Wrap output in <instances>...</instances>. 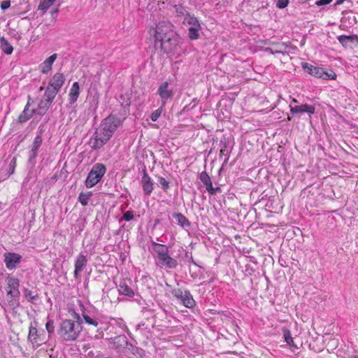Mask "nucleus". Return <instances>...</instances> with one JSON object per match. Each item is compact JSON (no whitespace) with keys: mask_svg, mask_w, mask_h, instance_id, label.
Wrapping results in <instances>:
<instances>
[{"mask_svg":"<svg viewBox=\"0 0 358 358\" xmlns=\"http://www.w3.org/2000/svg\"><path fill=\"white\" fill-rule=\"evenodd\" d=\"M69 313L73 317V320L66 319L62 321L59 327L57 329V334L59 338L64 342L76 341L83 331V320L80 313L70 308Z\"/></svg>","mask_w":358,"mask_h":358,"instance_id":"f257e3e1","label":"nucleus"},{"mask_svg":"<svg viewBox=\"0 0 358 358\" xmlns=\"http://www.w3.org/2000/svg\"><path fill=\"white\" fill-rule=\"evenodd\" d=\"M120 99L122 100L121 102L122 111L119 115L110 114L101 121L99 126V128L107 134L110 138L129 114L130 98L127 95L122 94L120 95Z\"/></svg>","mask_w":358,"mask_h":358,"instance_id":"f03ea898","label":"nucleus"},{"mask_svg":"<svg viewBox=\"0 0 358 358\" xmlns=\"http://www.w3.org/2000/svg\"><path fill=\"white\" fill-rule=\"evenodd\" d=\"M78 303L80 308V316L83 324H85L90 327V330H94L96 333H103V322L99 317H96L90 310H87L80 300H78Z\"/></svg>","mask_w":358,"mask_h":358,"instance_id":"7ed1b4c3","label":"nucleus"},{"mask_svg":"<svg viewBox=\"0 0 358 358\" xmlns=\"http://www.w3.org/2000/svg\"><path fill=\"white\" fill-rule=\"evenodd\" d=\"M106 172V167L101 163L95 164L85 181L87 188H91L96 185L103 178Z\"/></svg>","mask_w":358,"mask_h":358,"instance_id":"20e7f679","label":"nucleus"},{"mask_svg":"<svg viewBox=\"0 0 358 358\" xmlns=\"http://www.w3.org/2000/svg\"><path fill=\"white\" fill-rule=\"evenodd\" d=\"M302 67L306 72L318 78L324 80H335L336 78V73L331 69L325 71L322 68L313 66L306 62L302 63Z\"/></svg>","mask_w":358,"mask_h":358,"instance_id":"39448f33","label":"nucleus"},{"mask_svg":"<svg viewBox=\"0 0 358 358\" xmlns=\"http://www.w3.org/2000/svg\"><path fill=\"white\" fill-rule=\"evenodd\" d=\"M179 36L175 32L173 36H165V38L156 41L155 45H157L159 43L163 51L166 54H169L176 51L179 43Z\"/></svg>","mask_w":358,"mask_h":358,"instance_id":"423d86ee","label":"nucleus"},{"mask_svg":"<svg viewBox=\"0 0 358 358\" xmlns=\"http://www.w3.org/2000/svg\"><path fill=\"white\" fill-rule=\"evenodd\" d=\"M151 31L153 32L155 36V42L165 36H173L176 31L173 30V26L170 22L162 21L159 22L155 29Z\"/></svg>","mask_w":358,"mask_h":358,"instance_id":"0eeeda50","label":"nucleus"},{"mask_svg":"<svg viewBox=\"0 0 358 358\" xmlns=\"http://www.w3.org/2000/svg\"><path fill=\"white\" fill-rule=\"evenodd\" d=\"M110 139V138L107 134L97 127L90 141L91 148L94 150H99L106 145Z\"/></svg>","mask_w":358,"mask_h":358,"instance_id":"6e6552de","label":"nucleus"},{"mask_svg":"<svg viewBox=\"0 0 358 358\" xmlns=\"http://www.w3.org/2000/svg\"><path fill=\"white\" fill-rule=\"evenodd\" d=\"M28 341L31 342L34 348H38L45 342V331H38L36 327L30 324L29 327Z\"/></svg>","mask_w":358,"mask_h":358,"instance_id":"1a4fd4ad","label":"nucleus"},{"mask_svg":"<svg viewBox=\"0 0 358 358\" xmlns=\"http://www.w3.org/2000/svg\"><path fill=\"white\" fill-rule=\"evenodd\" d=\"M109 343L112 345L113 349L119 352H123L129 346V341L125 335H119L109 338Z\"/></svg>","mask_w":358,"mask_h":358,"instance_id":"9d476101","label":"nucleus"},{"mask_svg":"<svg viewBox=\"0 0 358 358\" xmlns=\"http://www.w3.org/2000/svg\"><path fill=\"white\" fill-rule=\"evenodd\" d=\"M142 173L141 185L142 186L144 195L149 196L153 191L154 184L150 176L148 175L145 167L142 170Z\"/></svg>","mask_w":358,"mask_h":358,"instance_id":"9b49d317","label":"nucleus"},{"mask_svg":"<svg viewBox=\"0 0 358 358\" xmlns=\"http://www.w3.org/2000/svg\"><path fill=\"white\" fill-rule=\"evenodd\" d=\"M8 289L7 290V295L11 298L18 297L20 295L19 287L20 281L17 278L14 277H8L6 278Z\"/></svg>","mask_w":358,"mask_h":358,"instance_id":"f8f14e48","label":"nucleus"},{"mask_svg":"<svg viewBox=\"0 0 358 358\" xmlns=\"http://www.w3.org/2000/svg\"><path fill=\"white\" fill-rule=\"evenodd\" d=\"M22 259V256L17 253L6 252L4 254V262L8 269L13 270L17 267Z\"/></svg>","mask_w":358,"mask_h":358,"instance_id":"ddd939ff","label":"nucleus"},{"mask_svg":"<svg viewBox=\"0 0 358 358\" xmlns=\"http://www.w3.org/2000/svg\"><path fill=\"white\" fill-rule=\"evenodd\" d=\"M169 83L166 81L162 83L157 90V93L162 99V106L166 104L168 99H171L173 96V90H169Z\"/></svg>","mask_w":358,"mask_h":358,"instance_id":"4468645a","label":"nucleus"},{"mask_svg":"<svg viewBox=\"0 0 358 358\" xmlns=\"http://www.w3.org/2000/svg\"><path fill=\"white\" fill-rule=\"evenodd\" d=\"M87 259L86 255L83 253H80L75 261V269H74V278H78L80 276V272L83 271L85 267L87 264Z\"/></svg>","mask_w":358,"mask_h":358,"instance_id":"2eb2a0df","label":"nucleus"},{"mask_svg":"<svg viewBox=\"0 0 358 358\" xmlns=\"http://www.w3.org/2000/svg\"><path fill=\"white\" fill-rule=\"evenodd\" d=\"M31 102H33V101L31 100V96H28L27 104L25 105L22 112L18 116L17 121L19 123H24L27 122L35 114V111L33 109L29 110Z\"/></svg>","mask_w":358,"mask_h":358,"instance_id":"dca6fc26","label":"nucleus"},{"mask_svg":"<svg viewBox=\"0 0 358 358\" xmlns=\"http://www.w3.org/2000/svg\"><path fill=\"white\" fill-rule=\"evenodd\" d=\"M66 80L65 76L62 73H56L50 80L48 87L59 92Z\"/></svg>","mask_w":358,"mask_h":358,"instance_id":"f3484780","label":"nucleus"},{"mask_svg":"<svg viewBox=\"0 0 358 358\" xmlns=\"http://www.w3.org/2000/svg\"><path fill=\"white\" fill-rule=\"evenodd\" d=\"M157 264L160 267L169 269H175L178 264L177 260L171 257L169 254L159 258Z\"/></svg>","mask_w":358,"mask_h":358,"instance_id":"a211bd4d","label":"nucleus"},{"mask_svg":"<svg viewBox=\"0 0 358 358\" xmlns=\"http://www.w3.org/2000/svg\"><path fill=\"white\" fill-rule=\"evenodd\" d=\"M129 284H131L130 280H121L118 286L119 294L128 297H134L135 295L134 291Z\"/></svg>","mask_w":358,"mask_h":358,"instance_id":"6ab92c4d","label":"nucleus"},{"mask_svg":"<svg viewBox=\"0 0 358 358\" xmlns=\"http://www.w3.org/2000/svg\"><path fill=\"white\" fill-rule=\"evenodd\" d=\"M315 108L313 106L308 104H301L299 106H290V113L292 115H296L298 113H308L310 115L315 113Z\"/></svg>","mask_w":358,"mask_h":358,"instance_id":"aec40b11","label":"nucleus"},{"mask_svg":"<svg viewBox=\"0 0 358 358\" xmlns=\"http://www.w3.org/2000/svg\"><path fill=\"white\" fill-rule=\"evenodd\" d=\"M338 41L342 44V45L345 48H352L353 45L358 42V36L357 35H341L337 37Z\"/></svg>","mask_w":358,"mask_h":358,"instance_id":"412c9836","label":"nucleus"},{"mask_svg":"<svg viewBox=\"0 0 358 358\" xmlns=\"http://www.w3.org/2000/svg\"><path fill=\"white\" fill-rule=\"evenodd\" d=\"M152 250L157 254V259L166 255L169 254L167 245L161 244L152 241L151 242Z\"/></svg>","mask_w":358,"mask_h":358,"instance_id":"4be33fe9","label":"nucleus"},{"mask_svg":"<svg viewBox=\"0 0 358 358\" xmlns=\"http://www.w3.org/2000/svg\"><path fill=\"white\" fill-rule=\"evenodd\" d=\"M80 90L78 82H74L69 93V101L70 105L74 104L80 95Z\"/></svg>","mask_w":358,"mask_h":358,"instance_id":"5701e85b","label":"nucleus"},{"mask_svg":"<svg viewBox=\"0 0 358 358\" xmlns=\"http://www.w3.org/2000/svg\"><path fill=\"white\" fill-rule=\"evenodd\" d=\"M179 301L182 303L184 306L188 308H193L196 306V302L193 298V296L189 290H185L182 294V299Z\"/></svg>","mask_w":358,"mask_h":358,"instance_id":"b1692460","label":"nucleus"},{"mask_svg":"<svg viewBox=\"0 0 358 358\" xmlns=\"http://www.w3.org/2000/svg\"><path fill=\"white\" fill-rule=\"evenodd\" d=\"M57 57L56 53L47 58L40 66L41 71L46 74L52 69V65Z\"/></svg>","mask_w":358,"mask_h":358,"instance_id":"393cba45","label":"nucleus"},{"mask_svg":"<svg viewBox=\"0 0 358 358\" xmlns=\"http://www.w3.org/2000/svg\"><path fill=\"white\" fill-rule=\"evenodd\" d=\"M173 217L176 220L177 224L182 228H189L191 226V222L189 220L180 213H175L173 214Z\"/></svg>","mask_w":358,"mask_h":358,"instance_id":"a878e982","label":"nucleus"},{"mask_svg":"<svg viewBox=\"0 0 358 358\" xmlns=\"http://www.w3.org/2000/svg\"><path fill=\"white\" fill-rule=\"evenodd\" d=\"M0 48L6 55H10L13 51V45L4 37H0Z\"/></svg>","mask_w":358,"mask_h":358,"instance_id":"bb28decb","label":"nucleus"},{"mask_svg":"<svg viewBox=\"0 0 358 358\" xmlns=\"http://www.w3.org/2000/svg\"><path fill=\"white\" fill-rule=\"evenodd\" d=\"M282 334H283V338L285 341L287 343V344L292 348V349H298V346L295 345L293 338L292 336L290 331L287 328L282 329Z\"/></svg>","mask_w":358,"mask_h":358,"instance_id":"cd10ccee","label":"nucleus"},{"mask_svg":"<svg viewBox=\"0 0 358 358\" xmlns=\"http://www.w3.org/2000/svg\"><path fill=\"white\" fill-rule=\"evenodd\" d=\"M57 93L58 92H57V90L52 89L50 87H47L43 99L52 103Z\"/></svg>","mask_w":358,"mask_h":358,"instance_id":"c85d7f7f","label":"nucleus"},{"mask_svg":"<svg viewBox=\"0 0 358 358\" xmlns=\"http://www.w3.org/2000/svg\"><path fill=\"white\" fill-rule=\"evenodd\" d=\"M183 22L185 24H188L189 25V27L201 28V25L196 17L191 15H189L187 17H185Z\"/></svg>","mask_w":358,"mask_h":358,"instance_id":"c756f323","label":"nucleus"},{"mask_svg":"<svg viewBox=\"0 0 358 358\" xmlns=\"http://www.w3.org/2000/svg\"><path fill=\"white\" fill-rule=\"evenodd\" d=\"M173 8L178 16L185 17L190 15L185 8L181 4H175L173 6Z\"/></svg>","mask_w":358,"mask_h":358,"instance_id":"7c9ffc66","label":"nucleus"},{"mask_svg":"<svg viewBox=\"0 0 358 358\" xmlns=\"http://www.w3.org/2000/svg\"><path fill=\"white\" fill-rule=\"evenodd\" d=\"M92 195V192H80L78 196V201L83 206H85L88 204L89 199Z\"/></svg>","mask_w":358,"mask_h":358,"instance_id":"2f4dec72","label":"nucleus"},{"mask_svg":"<svg viewBox=\"0 0 358 358\" xmlns=\"http://www.w3.org/2000/svg\"><path fill=\"white\" fill-rule=\"evenodd\" d=\"M39 129H40L39 134H37L36 136L35 137L34 142H33L32 147H31V148H33L34 150H38V149L41 147L42 142H43V138L41 136V133H42L41 125L39 127Z\"/></svg>","mask_w":358,"mask_h":358,"instance_id":"473e14b6","label":"nucleus"},{"mask_svg":"<svg viewBox=\"0 0 358 358\" xmlns=\"http://www.w3.org/2000/svg\"><path fill=\"white\" fill-rule=\"evenodd\" d=\"M274 46H275V53L282 54V55L288 54L287 52V49L288 48V45H287L286 43H278L274 44Z\"/></svg>","mask_w":358,"mask_h":358,"instance_id":"72a5a7b5","label":"nucleus"},{"mask_svg":"<svg viewBox=\"0 0 358 358\" xmlns=\"http://www.w3.org/2000/svg\"><path fill=\"white\" fill-rule=\"evenodd\" d=\"M56 0H43L38 6V10L45 12Z\"/></svg>","mask_w":358,"mask_h":358,"instance_id":"f704fd0d","label":"nucleus"},{"mask_svg":"<svg viewBox=\"0 0 358 358\" xmlns=\"http://www.w3.org/2000/svg\"><path fill=\"white\" fill-rule=\"evenodd\" d=\"M38 150L31 148L28 155V162L32 166L36 164V158L38 155Z\"/></svg>","mask_w":358,"mask_h":358,"instance_id":"c9c22d12","label":"nucleus"},{"mask_svg":"<svg viewBox=\"0 0 358 358\" xmlns=\"http://www.w3.org/2000/svg\"><path fill=\"white\" fill-rule=\"evenodd\" d=\"M201 28L189 27V38L191 40L197 39L199 36V30Z\"/></svg>","mask_w":358,"mask_h":358,"instance_id":"e433bc0d","label":"nucleus"},{"mask_svg":"<svg viewBox=\"0 0 358 358\" xmlns=\"http://www.w3.org/2000/svg\"><path fill=\"white\" fill-rule=\"evenodd\" d=\"M24 292L25 298L28 300V301L34 303V301L38 296L37 294H34L31 290L27 288L24 289Z\"/></svg>","mask_w":358,"mask_h":358,"instance_id":"4c0bfd02","label":"nucleus"},{"mask_svg":"<svg viewBox=\"0 0 358 358\" xmlns=\"http://www.w3.org/2000/svg\"><path fill=\"white\" fill-rule=\"evenodd\" d=\"M158 182L162 186L164 191H166L169 188V182L166 180L164 177H158Z\"/></svg>","mask_w":358,"mask_h":358,"instance_id":"58836bf2","label":"nucleus"},{"mask_svg":"<svg viewBox=\"0 0 358 358\" xmlns=\"http://www.w3.org/2000/svg\"><path fill=\"white\" fill-rule=\"evenodd\" d=\"M98 99L93 97V99L90 102L89 110H90L92 113H94L98 108Z\"/></svg>","mask_w":358,"mask_h":358,"instance_id":"ea45409f","label":"nucleus"},{"mask_svg":"<svg viewBox=\"0 0 358 358\" xmlns=\"http://www.w3.org/2000/svg\"><path fill=\"white\" fill-rule=\"evenodd\" d=\"M171 294L174 297L179 300L180 299H182L184 291L180 288H173L171 290Z\"/></svg>","mask_w":358,"mask_h":358,"instance_id":"a19ab883","label":"nucleus"},{"mask_svg":"<svg viewBox=\"0 0 358 358\" xmlns=\"http://www.w3.org/2000/svg\"><path fill=\"white\" fill-rule=\"evenodd\" d=\"M162 112V106L160 108L155 110L150 115V119L153 122H156L160 117Z\"/></svg>","mask_w":358,"mask_h":358,"instance_id":"79ce46f5","label":"nucleus"},{"mask_svg":"<svg viewBox=\"0 0 358 358\" xmlns=\"http://www.w3.org/2000/svg\"><path fill=\"white\" fill-rule=\"evenodd\" d=\"M199 179L203 185L211 180L209 175L206 171H203L200 173Z\"/></svg>","mask_w":358,"mask_h":358,"instance_id":"37998d69","label":"nucleus"},{"mask_svg":"<svg viewBox=\"0 0 358 358\" xmlns=\"http://www.w3.org/2000/svg\"><path fill=\"white\" fill-rule=\"evenodd\" d=\"M122 220L126 222H129L134 218V212L132 210H127L122 215Z\"/></svg>","mask_w":358,"mask_h":358,"instance_id":"c03bdc74","label":"nucleus"},{"mask_svg":"<svg viewBox=\"0 0 358 358\" xmlns=\"http://www.w3.org/2000/svg\"><path fill=\"white\" fill-rule=\"evenodd\" d=\"M45 328L49 334H53L55 332L54 322L52 320L48 321Z\"/></svg>","mask_w":358,"mask_h":358,"instance_id":"a18cd8bd","label":"nucleus"},{"mask_svg":"<svg viewBox=\"0 0 358 358\" xmlns=\"http://www.w3.org/2000/svg\"><path fill=\"white\" fill-rule=\"evenodd\" d=\"M52 103L46 101L45 99H42L41 101L39 102L38 106L42 109H46L48 110L50 106H51Z\"/></svg>","mask_w":358,"mask_h":358,"instance_id":"49530a36","label":"nucleus"},{"mask_svg":"<svg viewBox=\"0 0 358 358\" xmlns=\"http://www.w3.org/2000/svg\"><path fill=\"white\" fill-rule=\"evenodd\" d=\"M289 0H278L277 2V7L279 8H285L287 6Z\"/></svg>","mask_w":358,"mask_h":358,"instance_id":"de8ad7c7","label":"nucleus"},{"mask_svg":"<svg viewBox=\"0 0 358 358\" xmlns=\"http://www.w3.org/2000/svg\"><path fill=\"white\" fill-rule=\"evenodd\" d=\"M10 6V0H4L1 3V9L2 10H6Z\"/></svg>","mask_w":358,"mask_h":358,"instance_id":"09e8293b","label":"nucleus"},{"mask_svg":"<svg viewBox=\"0 0 358 358\" xmlns=\"http://www.w3.org/2000/svg\"><path fill=\"white\" fill-rule=\"evenodd\" d=\"M16 164V159L15 158H13L9 164V173L13 174L14 173L15 167Z\"/></svg>","mask_w":358,"mask_h":358,"instance_id":"8fccbe9b","label":"nucleus"},{"mask_svg":"<svg viewBox=\"0 0 358 358\" xmlns=\"http://www.w3.org/2000/svg\"><path fill=\"white\" fill-rule=\"evenodd\" d=\"M127 348H128V350H129L132 354H134V355H136V353H138V351L139 350V349H138L137 347H136V346L133 345H132L131 343H130L129 342V346H128V347H127Z\"/></svg>","mask_w":358,"mask_h":358,"instance_id":"3c124183","label":"nucleus"},{"mask_svg":"<svg viewBox=\"0 0 358 358\" xmlns=\"http://www.w3.org/2000/svg\"><path fill=\"white\" fill-rule=\"evenodd\" d=\"M333 0H318L315 4L318 6H326L329 4Z\"/></svg>","mask_w":358,"mask_h":358,"instance_id":"603ef678","label":"nucleus"},{"mask_svg":"<svg viewBox=\"0 0 358 358\" xmlns=\"http://www.w3.org/2000/svg\"><path fill=\"white\" fill-rule=\"evenodd\" d=\"M35 111V114H37L40 116H43L45 114L48 110L46 109H42L38 106L36 109H33Z\"/></svg>","mask_w":358,"mask_h":358,"instance_id":"864d4df0","label":"nucleus"},{"mask_svg":"<svg viewBox=\"0 0 358 358\" xmlns=\"http://www.w3.org/2000/svg\"><path fill=\"white\" fill-rule=\"evenodd\" d=\"M222 192V189L220 187H213L211 191L210 192L209 194L210 195H215L217 193H220Z\"/></svg>","mask_w":358,"mask_h":358,"instance_id":"5fc2aeb1","label":"nucleus"},{"mask_svg":"<svg viewBox=\"0 0 358 358\" xmlns=\"http://www.w3.org/2000/svg\"><path fill=\"white\" fill-rule=\"evenodd\" d=\"M204 185L206 186V189L208 192L210 193L211 189L213 188L212 181L210 180V182L206 183Z\"/></svg>","mask_w":358,"mask_h":358,"instance_id":"6e6d98bb","label":"nucleus"},{"mask_svg":"<svg viewBox=\"0 0 358 358\" xmlns=\"http://www.w3.org/2000/svg\"><path fill=\"white\" fill-rule=\"evenodd\" d=\"M220 155H226L227 156V158L225 159L224 162V164L227 163V161L229 159V155L227 153H225V149H222L220 150Z\"/></svg>","mask_w":358,"mask_h":358,"instance_id":"4d7b16f0","label":"nucleus"},{"mask_svg":"<svg viewBox=\"0 0 358 358\" xmlns=\"http://www.w3.org/2000/svg\"><path fill=\"white\" fill-rule=\"evenodd\" d=\"M264 51L267 53H269V54H271V55H275L276 54L275 52V48H266Z\"/></svg>","mask_w":358,"mask_h":358,"instance_id":"13d9d810","label":"nucleus"},{"mask_svg":"<svg viewBox=\"0 0 358 358\" xmlns=\"http://www.w3.org/2000/svg\"><path fill=\"white\" fill-rule=\"evenodd\" d=\"M220 145L222 149H226L228 147V142L221 141Z\"/></svg>","mask_w":358,"mask_h":358,"instance_id":"bf43d9fd","label":"nucleus"},{"mask_svg":"<svg viewBox=\"0 0 358 358\" xmlns=\"http://www.w3.org/2000/svg\"><path fill=\"white\" fill-rule=\"evenodd\" d=\"M95 358H113V357H105L102 353L98 352V354L95 356Z\"/></svg>","mask_w":358,"mask_h":358,"instance_id":"052dcab7","label":"nucleus"},{"mask_svg":"<svg viewBox=\"0 0 358 358\" xmlns=\"http://www.w3.org/2000/svg\"><path fill=\"white\" fill-rule=\"evenodd\" d=\"M58 12H59V10H58V9H57H57H55V10L52 11V12H51L52 17H54L55 16H57V14H58Z\"/></svg>","mask_w":358,"mask_h":358,"instance_id":"680f3d73","label":"nucleus"},{"mask_svg":"<svg viewBox=\"0 0 358 358\" xmlns=\"http://www.w3.org/2000/svg\"><path fill=\"white\" fill-rule=\"evenodd\" d=\"M345 0H336V3H334V6L341 5L342 4Z\"/></svg>","mask_w":358,"mask_h":358,"instance_id":"e2e57ef3","label":"nucleus"},{"mask_svg":"<svg viewBox=\"0 0 358 358\" xmlns=\"http://www.w3.org/2000/svg\"><path fill=\"white\" fill-rule=\"evenodd\" d=\"M190 260H191V262H192L193 264H194L195 265H196V262H195L194 261V259H193L192 256H191V257H190Z\"/></svg>","mask_w":358,"mask_h":358,"instance_id":"0e129e2a","label":"nucleus"},{"mask_svg":"<svg viewBox=\"0 0 358 358\" xmlns=\"http://www.w3.org/2000/svg\"><path fill=\"white\" fill-rule=\"evenodd\" d=\"M348 358H358V357L357 355H353V356L348 357Z\"/></svg>","mask_w":358,"mask_h":358,"instance_id":"69168bd1","label":"nucleus"},{"mask_svg":"<svg viewBox=\"0 0 358 358\" xmlns=\"http://www.w3.org/2000/svg\"><path fill=\"white\" fill-rule=\"evenodd\" d=\"M43 90V87H41L40 88V91H42Z\"/></svg>","mask_w":358,"mask_h":358,"instance_id":"338daca9","label":"nucleus"}]
</instances>
